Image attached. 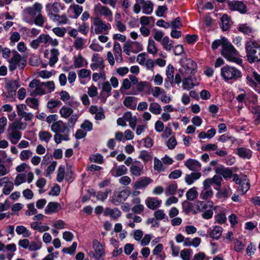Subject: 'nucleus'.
Segmentation results:
<instances>
[{
	"instance_id": "obj_1",
	"label": "nucleus",
	"mask_w": 260,
	"mask_h": 260,
	"mask_svg": "<svg viewBox=\"0 0 260 260\" xmlns=\"http://www.w3.org/2000/svg\"><path fill=\"white\" fill-rule=\"evenodd\" d=\"M27 123L16 120L10 124L7 129V137L13 144H16L20 140L22 134L20 131L24 130L27 127Z\"/></svg>"
},
{
	"instance_id": "obj_2",
	"label": "nucleus",
	"mask_w": 260,
	"mask_h": 260,
	"mask_svg": "<svg viewBox=\"0 0 260 260\" xmlns=\"http://www.w3.org/2000/svg\"><path fill=\"white\" fill-rule=\"evenodd\" d=\"M246 57L250 63L260 62V45L256 41L250 40L245 44Z\"/></svg>"
},
{
	"instance_id": "obj_3",
	"label": "nucleus",
	"mask_w": 260,
	"mask_h": 260,
	"mask_svg": "<svg viewBox=\"0 0 260 260\" xmlns=\"http://www.w3.org/2000/svg\"><path fill=\"white\" fill-rule=\"evenodd\" d=\"M237 54V51L228 40L223 46L221 51V55L228 61L235 62L238 64H240L242 62V60L236 56Z\"/></svg>"
},
{
	"instance_id": "obj_4",
	"label": "nucleus",
	"mask_w": 260,
	"mask_h": 260,
	"mask_svg": "<svg viewBox=\"0 0 260 260\" xmlns=\"http://www.w3.org/2000/svg\"><path fill=\"white\" fill-rule=\"evenodd\" d=\"M221 76L225 81H235L241 77V73L237 68L225 66L221 69Z\"/></svg>"
},
{
	"instance_id": "obj_5",
	"label": "nucleus",
	"mask_w": 260,
	"mask_h": 260,
	"mask_svg": "<svg viewBox=\"0 0 260 260\" xmlns=\"http://www.w3.org/2000/svg\"><path fill=\"white\" fill-rule=\"evenodd\" d=\"M181 67L179 69V72L183 77L192 75L194 74L196 69V63L189 59H184L181 61Z\"/></svg>"
},
{
	"instance_id": "obj_6",
	"label": "nucleus",
	"mask_w": 260,
	"mask_h": 260,
	"mask_svg": "<svg viewBox=\"0 0 260 260\" xmlns=\"http://www.w3.org/2000/svg\"><path fill=\"white\" fill-rule=\"evenodd\" d=\"M9 68L10 71H14L17 67L20 70H23L26 64V61L22 58L20 54L17 52H14V56L9 61Z\"/></svg>"
},
{
	"instance_id": "obj_7",
	"label": "nucleus",
	"mask_w": 260,
	"mask_h": 260,
	"mask_svg": "<svg viewBox=\"0 0 260 260\" xmlns=\"http://www.w3.org/2000/svg\"><path fill=\"white\" fill-rule=\"evenodd\" d=\"M93 24L95 26L94 32L96 34L105 32L111 28V25L110 23H106L97 16L93 18Z\"/></svg>"
},
{
	"instance_id": "obj_8",
	"label": "nucleus",
	"mask_w": 260,
	"mask_h": 260,
	"mask_svg": "<svg viewBox=\"0 0 260 260\" xmlns=\"http://www.w3.org/2000/svg\"><path fill=\"white\" fill-rule=\"evenodd\" d=\"M129 195V191L126 189L120 191H115L111 198V202L113 205L118 206L125 201Z\"/></svg>"
},
{
	"instance_id": "obj_9",
	"label": "nucleus",
	"mask_w": 260,
	"mask_h": 260,
	"mask_svg": "<svg viewBox=\"0 0 260 260\" xmlns=\"http://www.w3.org/2000/svg\"><path fill=\"white\" fill-rule=\"evenodd\" d=\"M29 87L31 88H35L31 95H42L46 93L43 85V82H40L38 79H34L29 84Z\"/></svg>"
},
{
	"instance_id": "obj_10",
	"label": "nucleus",
	"mask_w": 260,
	"mask_h": 260,
	"mask_svg": "<svg viewBox=\"0 0 260 260\" xmlns=\"http://www.w3.org/2000/svg\"><path fill=\"white\" fill-rule=\"evenodd\" d=\"M94 12L98 15L108 17L109 21H112V12L108 7L99 3L94 6Z\"/></svg>"
},
{
	"instance_id": "obj_11",
	"label": "nucleus",
	"mask_w": 260,
	"mask_h": 260,
	"mask_svg": "<svg viewBox=\"0 0 260 260\" xmlns=\"http://www.w3.org/2000/svg\"><path fill=\"white\" fill-rule=\"evenodd\" d=\"M152 181L153 180L149 177H141L133 184V189L134 190L145 189Z\"/></svg>"
},
{
	"instance_id": "obj_12",
	"label": "nucleus",
	"mask_w": 260,
	"mask_h": 260,
	"mask_svg": "<svg viewBox=\"0 0 260 260\" xmlns=\"http://www.w3.org/2000/svg\"><path fill=\"white\" fill-rule=\"evenodd\" d=\"M229 8L232 11H237L240 13L244 14L247 9L245 5L242 2L238 1H229L228 2Z\"/></svg>"
},
{
	"instance_id": "obj_13",
	"label": "nucleus",
	"mask_w": 260,
	"mask_h": 260,
	"mask_svg": "<svg viewBox=\"0 0 260 260\" xmlns=\"http://www.w3.org/2000/svg\"><path fill=\"white\" fill-rule=\"evenodd\" d=\"M0 186L3 187V193L8 195L14 188V183L10 181L8 177H4L0 178Z\"/></svg>"
},
{
	"instance_id": "obj_14",
	"label": "nucleus",
	"mask_w": 260,
	"mask_h": 260,
	"mask_svg": "<svg viewBox=\"0 0 260 260\" xmlns=\"http://www.w3.org/2000/svg\"><path fill=\"white\" fill-rule=\"evenodd\" d=\"M42 9L43 6L41 4L35 3L32 6L26 7L24 12L29 16L34 17L42 13Z\"/></svg>"
},
{
	"instance_id": "obj_15",
	"label": "nucleus",
	"mask_w": 260,
	"mask_h": 260,
	"mask_svg": "<svg viewBox=\"0 0 260 260\" xmlns=\"http://www.w3.org/2000/svg\"><path fill=\"white\" fill-rule=\"evenodd\" d=\"M91 61L90 68L92 70L94 71L98 69L103 70L104 68L103 59L98 53L93 54L91 58Z\"/></svg>"
},
{
	"instance_id": "obj_16",
	"label": "nucleus",
	"mask_w": 260,
	"mask_h": 260,
	"mask_svg": "<svg viewBox=\"0 0 260 260\" xmlns=\"http://www.w3.org/2000/svg\"><path fill=\"white\" fill-rule=\"evenodd\" d=\"M214 189L218 191L216 194V198L223 201L229 198L232 193L230 186L223 187L220 189L219 187H214Z\"/></svg>"
},
{
	"instance_id": "obj_17",
	"label": "nucleus",
	"mask_w": 260,
	"mask_h": 260,
	"mask_svg": "<svg viewBox=\"0 0 260 260\" xmlns=\"http://www.w3.org/2000/svg\"><path fill=\"white\" fill-rule=\"evenodd\" d=\"M184 165L191 171L199 172L201 169V163L196 159L189 158L184 162Z\"/></svg>"
},
{
	"instance_id": "obj_18",
	"label": "nucleus",
	"mask_w": 260,
	"mask_h": 260,
	"mask_svg": "<svg viewBox=\"0 0 260 260\" xmlns=\"http://www.w3.org/2000/svg\"><path fill=\"white\" fill-rule=\"evenodd\" d=\"M51 129L55 134H60V133L69 131V128L66 124L61 120L53 123L51 126Z\"/></svg>"
},
{
	"instance_id": "obj_19",
	"label": "nucleus",
	"mask_w": 260,
	"mask_h": 260,
	"mask_svg": "<svg viewBox=\"0 0 260 260\" xmlns=\"http://www.w3.org/2000/svg\"><path fill=\"white\" fill-rule=\"evenodd\" d=\"M136 164H132L129 168L131 174L136 177H139L143 174V165L138 161H136Z\"/></svg>"
},
{
	"instance_id": "obj_20",
	"label": "nucleus",
	"mask_w": 260,
	"mask_h": 260,
	"mask_svg": "<svg viewBox=\"0 0 260 260\" xmlns=\"http://www.w3.org/2000/svg\"><path fill=\"white\" fill-rule=\"evenodd\" d=\"M184 77V78L182 80V88L184 89L189 90L199 84L196 82V78H192L191 75Z\"/></svg>"
},
{
	"instance_id": "obj_21",
	"label": "nucleus",
	"mask_w": 260,
	"mask_h": 260,
	"mask_svg": "<svg viewBox=\"0 0 260 260\" xmlns=\"http://www.w3.org/2000/svg\"><path fill=\"white\" fill-rule=\"evenodd\" d=\"M215 171L216 174L222 175L224 179L230 178L233 175V171L230 168H225L222 165L216 167Z\"/></svg>"
},
{
	"instance_id": "obj_22",
	"label": "nucleus",
	"mask_w": 260,
	"mask_h": 260,
	"mask_svg": "<svg viewBox=\"0 0 260 260\" xmlns=\"http://www.w3.org/2000/svg\"><path fill=\"white\" fill-rule=\"evenodd\" d=\"M145 204L149 209L153 210L160 207L161 201L159 200L157 198L148 197L145 200Z\"/></svg>"
},
{
	"instance_id": "obj_23",
	"label": "nucleus",
	"mask_w": 260,
	"mask_h": 260,
	"mask_svg": "<svg viewBox=\"0 0 260 260\" xmlns=\"http://www.w3.org/2000/svg\"><path fill=\"white\" fill-rule=\"evenodd\" d=\"M127 172V168L123 165H119L117 168H112L110 172L113 177H118L125 175Z\"/></svg>"
},
{
	"instance_id": "obj_24",
	"label": "nucleus",
	"mask_w": 260,
	"mask_h": 260,
	"mask_svg": "<svg viewBox=\"0 0 260 260\" xmlns=\"http://www.w3.org/2000/svg\"><path fill=\"white\" fill-rule=\"evenodd\" d=\"M121 215V212L117 208L111 209L110 208H106L104 211V215L105 216H110L112 219H117Z\"/></svg>"
},
{
	"instance_id": "obj_25",
	"label": "nucleus",
	"mask_w": 260,
	"mask_h": 260,
	"mask_svg": "<svg viewBox=\"0 0 260 260\" xmlns=\"http://www.w3.org/2000/svg\"><path fill=\"white\" fill-rule=\"evenodd\" d=\"M250 188V182L246 176L241 178V182L239 183L238 190L241 191L242 194H244Z\"/></svg>"
},
{
	"instance_id": "obj_26",
	"label": "nucleus",
	"mask_w": 260,
	"mask_h": 260,
	"mask_svg": "<svg viewBox=\"0 0 260 260\" xmlns=\"http://www.w3.org/2000/svg\"><path fill=\"white\" fill-rule=\"evenodd\" d=\"M113 52L116 61L119 63L122 62L123 58L122 56L121 48L120 44L117 42H115L114 44Z\"/></svg>"
},
{
	"instance_id": "obj_27",
	"label": "nucleus",
	"mask_w": 260,
	"mask_h": 260,
	"mask_svg": "<svg viewBox=\"0 0 260 260\" xmlns=\"http://www.w3.org/2000/svg\"><path fill=\"white\" fill-rule=\"evenodd\" d=\"M93 248L97 256L101 257L105 253L104 246L97 240H93L92 241Z\"/></svg>"
},
{
	"instance_id": "obj_28",
	"label": "nucleus",
	"mask_w": 260,
	"mask_h": 260,
	"mask_svg": "<svg viewBox=\"0 0 260 260\" xmlns=\"http://www.w3.org/2000/svg\"><path fill=\"white\" fill-rule=\"evenodd\" d=\"M59 55V50L55 48H53L50 50V56L49 58V64L52 67L58 60V56Z\"/></svg>"
},
{
	"instance_id": "obj_29",
	"label": "nucleus",
	"mask_w": 260,
	"mask_h": 260,
	"mask_svg": "<svg viewBox=\"0 0 260 260\" xmlns=\"http://www.w3.org/2000/svg\"><path fill=\"white\" fill-rule=\"evenodd\" d=\"M34 23L37 26H43L44 23L45 22L46 19L43 16L42 13H40L39 15H37L36 16L34 17ZM25 21L29 23L32 24L33 21L31 20H29L25 18Z\"/></svg>"
},
{
	"instance_id": "obj_30",
	"label": "nucleus",
	"mask_w": 260,
	"mask_h": 260,
	"mask_svg": "<svg viewBox=\"0 0 260 260\" xmlns=\"http://www.w3.org/2000/svg\"><path fill=\"white\" fill-rule=\"evenodd\" d=\"M201 176L200 172H192L190 174L186 175L184 180L185 182L188 184H192L194 181L198 180Z\"/></svg>"
},
{
	"instance_id": "obj_31",
	"label": "nucleus",
	"mask_w": 260,
	"mask_h": 260,
	"mask_svg": "<svg viewBox=\"0 0 260 260\" xmlns=\"http://www.w3.org/2000/svg\"><path fill=\"white\" fill-rule=\"evenodd\" d=\"M61 8L63 9V7H61V5L59 3L54 2L53 4H47L46 5V11L49 14V11H51L54 14H58L59 13L60 9Z\"/></svg>"
},
{
	"instance_id": "obj_32",
	"label": "nucleus",
	"mask_w": 260,
	"mask_h": 260,
	"mask_svg": "<svg viewBox=\"0 0 260 260\" xmlns=\"http://www.w3.org/2000/svg\"><path fill=\"white\" fill-rule=\"evenodd\" d=\"M142 9L143 14L146 15L151 14L153 10L154 5L151 1L144 2L142 4Z\"/></svg>"
},
{
	"instance_id": "obj_33",
	"label": "nucleus",
	"mask_w": 260,
	"mask_h": 260,
	"mask_svg": "<svg viewBox=\"0 0 260 260\" xmlns=\"http://www.w3.org/2000/svg\"><path fill=\"white\" fill-rule=\"evenodd\" d=\"M238 155L243 158L249 159L252 156V151L248 148L240 147L237 149Z\"/></svg>"
},
{
	"instance_id": "obj_34",
	"label": "nucleus",
	"mask_w": 260,
	"mask_h": 260,
	"mask_svg": "<svg viewBox=\"0 0 260 260\" xmlns=\"http://www.w3.org/2000/svg\"><path fill=\"white\" fill-rule=\"evenodd\" d=\"M88 64L87 61L81 54L74 57V64L75 68H80Z\"/></svg>"
},
{
	"instance_id": "obj_35",
	"label": "nucleus",
	"mask_w": 260,
	"mask_h": 260,
	"mask_svg": "<svg viewBox=\"0 0 260 260\" xmlns=\"http://www.w3.org/2000/svg\"><path fill=\"white\" fill-rule=\"evenodd\" d=\"M59 204L57 202H49L45 209V213L50 214L58 211Z\"/></svg>"
},
{
	"instance_id": "obj_36",
	"label": "nucleus",
	"mask_w": 260,
	"mask_h": 260,
	"mask_svg": "<svg viewBox=\"0 0 260 260\" xmlns=\"http://www.w3.org/2000/svg\"><path fill=\"white\" fill-rule=\"evenodd\" d=\"M147 52L153 56L157 54L158 49L156 46V43L154 40L149 39L147 47Z\"/></svg>"
},
{
	"instance_id": "obj_37",
	"label": "nucleus",
	"mask_w": 260,
	"mask_h": 260,
	"mask_svg": "<svg viewBox=\"0 0 260 260\" xmlns=\"http://www.w3.org/2000/svg\"><path fill=\"white\" fill-rule=\"evenodd\" d=\"M238 29L241 32L247 35H251L254 32V29L247 24H240L238 26Z\"/></svg>"
},
{
	"instance_id": "obj_38",
	"label": "nucleus",
	"mask_w": 260,
	"mask_h": 260,
	"mask_svg": "<svg viewBox=\"0 0 260 260\" xmlns=\"http://www.w3.org/2000/svg\"><path fill=\"white\" fill-rule=\"evenodd\" d=\"M16 232L18 235H21L24 238L29 237L31 235V232L23 225L17 226Z\"/></svg>"
},
{
	"instance_id": "obj_39",
	"label": "nucleus",
	"mask_w": 260,
	"mask_h": 260,
	"mask_svg": "<svg viewBox=\"0 0 260 260\" xmlns=\"http://www.w3.org/2000/svg\"><path fill=\"white\" fill-rule=\"evenodd\" d=\"M73 111L71 107L64 106L60 109L59 114L61 117L67 118L73 114Z\"/></svg>"
},
{
	"instance_id": "obj_40",
	"label": "nucleus",
	"mask_w": 260,
	"mask_h": 260,
	"mask_svg": "<svg viewBox=\"0 0 260 260\" xmlns=\"http://www.w3.org/2000/svg\"><path fill=\"white\" fill-rule=\"evenodd\" d=\"M39 138L40 141L48 143L52 138L51 134L46 131H41L38 134Z\"/></svg>"
},
{
	"instance_id": "obj_41",
	"label": "nucleus",
	"mask_w": 260,
	"mask_h": 260,
	"mask_svg": "<svg viewBox=\"0 0 260 260\" xmlns=\"http://www.w3.org/2000/svg\"><path fill=\"white\" fill-rule=\"evenodd\" d=\"M153 216L156 220H164L165 221L168 220V218L165 211L162 209H158L156 210L154 213Z\"/></svg>"
},
{
	"instance_id": "obj_42",
	"label": "nucleus",
	"mask_w": 260,
	"mask_h": 260,
	"mask_svg": "<svg viewBox=\"0 0 260 260\" xmlns=\"http://www.w3.org/2000/svg\"><path fill=\"white\" fill-rule=\"evenodd\" d=\"M70 10H73L74 13V18L77 19L83 11V7L77 4L71 5L69 7Z\"/></svg>"
},
{
	"instance_id": "obj_43",
	"label": "nucleus",
	"mask_w": 260,
	"mask_h": 260,
	"mask_svg": "<svg viewBox=\"0 0 260 260\" xmlns=\"http://www.w3.org/2000/svg\"><path fill=\"white\" fill-rule=\"evenodd\" d=\"M149 110L155 115H158L161 113V108L159 104L153 102L150 104Z\"/></svg>"
},
{
	"instance_id": "obj_44",
	"label": "nucleus",
	"mask_w": 260,
	"mask_h": 260,
	"mask_svg": "<svg viewBox=\"0 0 260 260\" xmlns=\"http://www.w3.org/2000/svg\"><path fill=\"white\" fill-rule=\"evenodd\" d=\"M144 162L150 161L152 159V157L151 154L146 150H142L140 152V154L138 157Z\"/></svg>"
},
{
	"instance_id": "obj_45",
	"label": "nucleus",
	"mask_w": 260,
	"mask_h": 260,
	"mask_svg": "<svg viewBox=\"0 0 260 260\" xmlns=\"http://www.w3.org/2000/svg\"><path fill=\"white\" fill-rule=\"evenodd\" d=\"M160 43L162 45L164 48L167 51H170L173 47L172 41L170 40L167 36L163 38Z\"/></svg>"
},
{
	"instance_id": "obj_46",
	"label": "nucleus",
	"mask_w": 260,
	"mask_h": 260,
	"mask_svg": "<svg viewBox=\"0 0 260 260\" xmlns=\"http://www.w3.org/2000/svg\"><path fill=\"white\" fill-rule=\"evenodd\" d=\"M222 232V229L221 227L215 226L211 231L210 236L213 239H218L221 235Z\"/></svg>"
},
{
	"instance_id": "obj_47",
	"label": "nucleus",
	"mask_w": 260,
	"mask_h": 260,
	"mask_svg": "<svg viewBox=\"0 0 260 260\" xmlns=\"http://www.w3.org/2000/svg\"><path fill=\"white\" fill-rule=\"evenodd\" d=\"M227 41L228 40L224 37L222 38L220 40H215L212 42L211 48L214 50L217 49L220 46H221L222 48L224 44L226 43Z\"/></svg>"
},
{
	"instance_id": "obj_48",
	"label": "nucleus",
	"mask_w": 260,
	"mask_h": 260,
	"mask_svg": "<svg viewBox=\"0 0 260 260\" xmlns=\"http://www.w3.org/2000/svg\"><path fill=\"white\" fill-rule=\"evenodd\" d=\"M19 86L18 82L17 80L9 81L6 84V87L7 90H14V91L16 92V89Z\"/></svg>"
},
{
	"instance_id": "obj_49",
	"label": "nucleus",
	"mask_w": 260,
	"mask_h": 260,
	"mask_svg": "<svg viewBox=\"0 0 260 260\" xmlns=\"http://www.w3.org/2000/svg\"><path fill=\"white\" fill-rule=\"evenodd\" d=\"M86 43V40L82 38L79 37L75 40L74 42V46L77 50L82 49L83 48Z\"/></svg>"
},
{
	"instance_id": "obj_50",
	"label": "nucleus",
	"mask_w": 260,
	"mask_h": 260,
	"mask_svg": "<svg viewBox=\"0 0 260 260\" xmlns=\"http://www.w3.org/2000/svg\"><path fill=\"white\" fill-rule=\"evenodd\" d=\"M198 192L196 187H192L189 189L186 193V197L188 200L193 201L197 197Z\"/></svg>"
},
{
	"instance_id": "obj_51",
	"label": "nucleus",
	"mask_w": 260,
	"mask_h": 260,
	"mask_svg": "<svg viewBox=\"0 0 260 260\" xmlns=\"http://www.w3.org/2000/svg\"><path fill=\"white\" fill-rule=\"evenodd\" d=\"M25 102L29 107L34 109H38L39 101L37 99L28 98L26 99Z\"/></svg>"
},
{
	"instance_id": "obj_52",
	"label": "nucleus",
	"mask_w": 260,
	"mask_h": 260,
	"mask_svg": "<svg viewBox=\"0 0 260 260\" xmlns=\"http://www.w3.org/2000/svg\"><path fill=\"white\" fill-rule=\"evenodd\" d=\"M26 182V174L24 173H21L18 174L14 180V184L16 186H19L20 184Z\"/></svg>"
},
{
	"instance_id": "obj_53",
	"label": "nucleus",
	"mask_w": 260,
	"mask_h": 260,
	"mask_svg": "<svg viewBox=\"0 0 260 260\" xmlns=\"http://www.w3.org/2000/svg\"><path fill=\"white\" fill-rule=\"evenodd\" d=\"M222 29L223 30H228L230 26L229 18L227 15H223L220 19Z\"/></svg>"
},
{
	"instance_id": "obj_54",
	"label": "nucleus",
	"mask_w": 260,
	"mask_h": 260,
	"mask_svg": "<svg viewBox=\"0 0 260 260\" xmlns=\"http://www.w3.org/2000/svg\"><path fill=\"white\" fill-rule=\"evenodd\" d=\"M193 205L188 201H184L182 203V208L183 211L186 214H189L193 210Z\"/></svg>"
},
{
	"instance_id": "obj_55",
	"label": "nucleus",
	"mask_w": 260,
	"mask_h": 260,
	"mask_svg": "<svg viewBox=\"0 0 260 260\" xmlns=\"http://www.w3.org/2000/svg\"><path fill=\"white\" fill-rule=\"evenodd\" d=\"M89 160L91 162L102 164L104 162V158L103 156L99 154L96 153L90 156Z\"/></svg>"
},
{
	"instance_id": "obj_56",
	"label": "nucleus",
	"mask_w": 260,
	"mask_h": 260,
	"mask_svg": "<svg viewBox=\"0 0 260 260\" xmlns=\"http://www.w3.org/2000/svg\"><path fill=\"white\" fill-rule=\"evenodd\" d=\"M213 195V190L211 189L209 190L203 189L200 193L201 198L203 200L210 199Z\"/></svg>"
},
{
	"instance_id": "obj_57",
	"label": "nucleus",
	"mask_w": 260,
	"mask_h": 260,
	"mask_svg": "<svg viewBox=\"0 0 260 260\" xmlns=\"http://www.w3.org/2000/svg\"><path fill=\"white\" fill-rule=\"evenodd\" d=\"M54 139L56 143L59 144L61 143L62 141H68L69 138L68 134L62 135L60 134H55L54 136Z\"/></svg>"
},
{
	"instance_id": "obj_58",
	"label": "nucleus",
	"mask_w": 260,
	"mask_h": 260,
	"mask_svg": "<svg viewBox=\"0 0 260 260\" xmlns=\"http://www.w3.org/2000/svg\"><path fill=\"white\" fill-rule=\"evenodd\" d=\"M192 252L190 249H184L180 252V257L183 260H190Z\"/></svg>"
},
{
	"instance_id": "obj_59",
	"label": "nucleus",
	"mask_w": 260,
	"mask_h": 260,
	"mask_svg": "<svg viewBox=\"0 0 260 260\" xmlns=\"http://www.w3.org/2000/svg\"><path fill=\"white\" fill-rule=\"evenodd\" d=\"M32 155V152L29 150H22L19 155L20 159L22 161L28 159Z\"/></svg>"
},
{
	"instance_id": "obj_60",
	"label": "nucleus",
	"mask_w": 260,
	"mask_h": 260,
	"mask_svg": "<svg viewBox=\"0 0 260 260\" xmlns=\"http://www.w3.org/2000/svg\"><path fill=\"white\" fill-rule=\"evenodd\" d=\"M111 192V190L108 189L104 192L99 191L96 195V198L97 200L103 201L107 198L108 194Z\"/></svg>"
},
{
	"instance_id": "obj_61",
	"label": "nucleus",
	"mask_w": 260,
	"mask_h": 260,
	"mask_svg": "<svg viewBox=\"0 0 260 260\" xmlns=\"http://www.w3.org/2000/svg\"><path fill=\"white\" fill-rule=\"evenodd\" d=\"M166 75L167 78L170 81H173L174 80V68L173 66L171 64H169L166 69Z\"/></svg>"
},
{
	"instance_id": "obj_62",
	"label": "nucleus",
	"mask_w": 260,
	"mask_h": 260,
	"mask_svg": "<svg viewBox=\"0 0 260 260\" xmlns=\"http://www.w3.org/2000/svg\"><path fill=\"white\" fill-rule=\"evenodd\" d=\"M151 92L154 97L157 98L160 95H162L165 93L164 90L158 86H155L151 89Z\"/></svg>"
},
{
	"instance_id": "obj_63",
	"label": "nucleus",
	"mask_w": 260,
	"mask_h": 260,
	"mask_svg": "<svg viewBox=\"0 0 260 260\" xmlns=\"http://www.w3.org/2000/svg\"><path fill=\"white\" fill-rule=\"evenodd\" d=\"M177 189L176 183L169 185L166 189L165 193L167 196L173 195L175 194Z\"/></svg>"
},
{
	"instance_id": "obj_64",
	"label": "nucleus",
	"mask_w": 260,
	"mask_h": 260,
	"mask_svg": "<svg viewBox=\"0 0 260 260\" xmlns=\"http://www.w3.org/2000/svg\"><path fill=\"white\" fill-rule=\"evenodd\" d=\"M69 117L70 118L68 119L67 124L69 127L73 128L74 127L76 122H77L79 116L77 114H72Z\"/></svg>"
}]
</instances>
